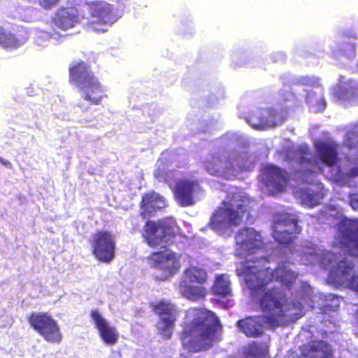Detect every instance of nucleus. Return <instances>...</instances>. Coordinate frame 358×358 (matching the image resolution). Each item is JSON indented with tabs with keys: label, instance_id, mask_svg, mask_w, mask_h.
Returning a JSON list of instances; mask_svg holds the SVG:
<instances>
[{
	"label": "nucleus",
	"instance_id": "1",
	"mask_svg": "<svg viewBox=\"0 0 358 358\" xmlns=\"http://www.w3.org/2000/svg\"><path fill=\"white\" fill-rule=\"evenodd\" d=\"M180 338L192 352L207 351L221 341L222 326L215 313L205 308L187 310Z\"/></svg>",
	"mask_w": 358,
	"mask_h": 358
},
{
	"label": "nucleus",
	"instance_id": "2",
	"mask_svg": "<svg viewBox=\"0 0 358 358\" xmlns=\"http://www.w3.org/2000/svg\"><path fill=\"white\" fill-rule=\"evenodd\" d=\"M286 302V296L280 289H269L264 292L259 300L264 314L241 319L237 325L247 336L260 337L264 334V327L273 331L285 323L286 313L283 308Z\"/></svg>",
	"mask_w": 358,
	"mask_h": 358
},
{
	"label": "nucleus",
	"instance_id": "3",
	"mask_svg": "<svg viewBox=\"0 0 358 358\" xmlns=\"http://www.w3.org/2000/svg\"><path fill=\"white\" fill-rule=\"evenodd\" d=\"M268 264V257L246 259L240 264L236 272L238 275L245 278L248 287L252 291L261 289L274 280L287 287L296 280L297 275L286 266H278L272 269Z\"/></svg>",
	"mask_w": 358,
	"mask_h": 358
},
{
	"label": "nucleus",
	"instance_id": "4",
	"mask_svg": "<svg viewBox=\"0 0 358 358\" xmlns=\"http://www.w3.org/2000/svg\"><path fill=\"white\" fill-rule=\"evenodd\" d=\"M69 81L79 90L81 98L92 105H100L107 98L105 90L90 65L84 61L69 66Z\"/></svg>",
	"mask_w": 358,
	"mask_h": 358
},
{
	"label": "nucleus",
	"instance_id": "5",
	"mask_svg": "<svg viewBox=\"0 0 358 358\" xmlns=\"http://www.w3.org/2000/svg\"><path fill=\"white\" fill-rule=\"evenodd\" d=\"M252 206L250 202L242 201L238 203L224 202L212 215L209 227L215 231H222L241 225L244 217L248 220Z\"/></svg>",
	"mask_w": 358,
	"mask_h": 358
},
{
	"label": "nucleus",
	"instance_id": "6",
	"mask_svg": "<svg viewBox=\"0 0 358 358\" xmlns=\"http://www.w3.org/2000/svg\"><path fill=\"white\" fill-rule=\"evenodd\" d=\"M30 327L46 342L59 344L63 335L57 322L48 313L33 312L27 317Z\"/></svg>",
	"mask_w": 358,
	"mask_h": 358
},
{
	"label": "nucleus",
	"instance_id": "7",
	"mask_svg": "<svg viewBox=\"0 0 358 358\" xmlns=\"http://www.w3.org/2000/svg\"><path fill=\"white\" fill-rule=\"evenodd\" d=\"M87 10L90 16L94 19L87 22L88 29L96 32H105L106 30L100 26L112 25L117 20L113 5L103 0H94L87 2Z\"/></svg>",
	"mask_w": 358,
	"mask_h": 358
},
{
	"label": "nucleus",
	"instance_id": "8",
	"mask_svg": "<svg viewBox=\"0 0 358 358\" xmlns=\"http://www.w3.org/2000/svg\"><path fill=\"white\" fill-rule=\"evenodd\" d=\"M90 244L92 254L97 261L110 264L115 259L116 242L110 231H97L93 234Z\"/></svg>",
	"mask_w": 358,
	"mask_h": 358
},
{
	"label": "nucleus",
	"instance_id": "9",
	"mask_svg": "<svg viewBox=\"0 0 358 358\" xmlns=\"http://www.w3.org/2000/svg\"><path fill=\"white\" fill-rule=\"evenodd\" d=\"M265 248L261 234L251 227L239 230L236 237V256L247 257Z\"/></svg>",
	"mask_w": 358,
	"mask_h": 358
},
{
	"label": "nucleus",
	"instance_id": "10",
	"mask_svg": "<svg viewBox=\"0 0 358 358\" xmlns=\"http://www.w3.org/2000/svg\"><path fill=\"white\" fill-rule=\"evenodd\" d=\"M301 231L296 216L289 213L280 215L273 226V238L281 245L292 243Z\"/></svg>",
	"mask_w": 358,
	"mask_h": 358
},
{
	"label": "nucleus",
	"instance_id": "11",
	"mask_svg": "<svg viewBox=\"0 0 358 358\" xmlns=\"http://www.w3.org/2000/svg\"><path fill=\"white\" fill-rule=\"evenodd\" d=\"M245 160V157L240 154L229 155L225 158L213 155L205 162L204 166L210 175L220 176L234 171L236 167L241 169Z\"/></svg>",
	"mask_w": 358,
	"mask_h": 358
},
{
	"label": "nucleus",
	"instance_id": "12",
	"mask_svg": "<svg viewBox=\"0 0 358 358\" xmlns=\"http://www.w3.org/2000/svg\"><path fill=\"white\" fill-rule=\"evenodd\" d=\"M178 315L173 304L164 301L158 302V334L163 339L171 337Z\"/></svg>",
	"mask_w": 358,
	"mask_h": 358
},
{
	"label": "nucleus",
	"instance_id": "13",
	"mask_svg": "<svg viewBox=\"0 0 358 358\" xmlns=\"http://www.w3.org/2000/svg\"><path fill=\"white\" fill-rule=\"evenodd\" d=\"M338 243L345 253L358 256V220H350L340 227Z\"/></svg>",
	"mask_w": 358,
	"mask_h": 358
},
{
	"label": "nucleus",
	"instance_id": "14",
	"mask_svg": "<svg viewBox=\"0 0 358 358\" xmlns=\"http://www.w3.org/2000/svg\"><path fill=\"white\" fill-rule=\"evenodd\" d=\"M262 180L273 194L282 192L288 181L286 172L275 165H267L264 167Z\"/></svg>",
	"mask_w": 358,
	"mask_h": 358
},
{
	"label": "nucleus",
	"instance_id": "15",
	"mask_svg": "<svg viewBox=\"0 0 358 358\" xmlns=\"http://www.w3.org/2000/svg\"><path fill=\"white\" fill-rule=\"evenodd\" d=\"M180 267L176 254L169 249L158 251V280H165L176 274Z\"/></svg>",
	"mask_w": 358,
	"mask_h": 358
},
{
	"label": "nucleus",
	"instance_id": "16",
	"mask_svg": "<svg viewBox=\"0 0 358 358\" xmlns=\"http://www.w3.org/2000/svg\"><path fill=\"white\" fill-rule=\"evenodd\" d=\"M331 277L341 283H348L349 287L358 294V275L354 274V264L345 259L338 262L330 271Z\"/></svg>",
	"mask_w": 358,
	"mask_h": 358
},
{
	"label": "nucleus",
	"instance_id": "17",
	"mask_svg": "<svg viewBox=\"0 0 358 358\" xmlns=\"http://www.w3.org/2000/svg\"><path fill=\"white\" fill-rule=\"evenodd\" d=\"M90 317L102 341L108 345H113L117 343L119 338L117 329L110 325L96 309L91 310Z\"/></svg>",
	"mask_w": 358,
	"mask_h": 358
},
{
	"label": "nucleus",
	"instance_id": "18",
	"mask_svg": "<svg viewBox=\"0 0 358 358\" xmlns=\"http://www.w3.org/2000/svg\"><path fill=\"white\" fill-rule=\"evenodd\" d=\"M198 182L188 179L178 180L173 189L176 200L179 206L187 207L194 203V194Z\"/></svg>",
	"mask_w": 358,
	"mask_h": 358
},
{
	"label": "nucleus",
	"instance_id": "19",
	"mask_svg": "<svg viewBox=\"0 0 358 358\" xmlns=\"http://www.w3.org/2000/svg\"><path fill=\"white\" fill-rule=\"evenodd\" d=\"M52 22L61 30L72 29L79 22L78 10L74 7H60L52 17Z\"/></svg>",
	"mask_w": 358,
	"mask_h": 358
},
{
	"label": "nucleus",
	"instance_id": "20",
	"mask_svg": "<svg viewBox=\"0 0 358 358\" xmlns=\"http://www.w3.org/2000/svg\"><path fill=\"white\" fill-rule=\"evenodd\" d=\"M301 355L309 358H332L330 345L323 340H312L300 346Z\"/></svg>",
	"mask_w": 358,
	"mask_h": 358
},
{
	"label": "nucleus",
	"instance_id": "21",
	"mask_svg": "<svg viewBox=\"0 0 358 358\" xmlns=\"http://www.w3.org/2000/svg\"><path fill=\"white\" fill-rule=\"evenodd\" d=\"M320 160L328 167H334L339 162L338 145L334 142L317 141L315 144Z\"/></svg>",
	"mask_w": 358,
	"mask_h": 358
},
{
	"label": "nucleus",
	"instance_id": "22",
	"mask_svg": "<svg viewBox=\"0 0 358 358\" xmlns=\"http://www.w3.org/2000/svg\"><path fill=\"white\" fill-rule=\"evenodd\" d=\"M178 229L176 220L172 217L158 220V245L166 248L172 245Z\"/></svg>",
	"mask_w": 358,
	"mask_h": 358
},
{
	"label": "nucleus",
	"instance_id": "23",
	"mask_svg": "<svg viewBox=\"0 0 358 358\" xmlns=\"http://www.w3.org/2000/svg\"><path fill=\"white\" fill-rule=\"evenodd\" d=\"M28 40V34L26 30L16 34L5 31L3 40L0 45L5 49H17Z\"/></svg>",
	"mask_w": 358,
	"mask_h": 358
},
{
	"label": "nucleus",
	"instance_id": "24",
	"mask_svg": "<svg viewBox=\"0 0 358 358\" xmlns=\"http://www.w3.org/2000/svg\"><path fill=\"white\" fill-rule=\"evenodd\" d=\"M179 286L182 294L193 301L203 299L207 294L206 289L204 287L187 285L185 280L181 281Z\"/></svg>",
	"mask_w": 358,
	"mask_h": 358
},
{
	"label": "nucleus",
	"instance_id": "25",
	"mask_svg": "<svg viewBox=\"0 0 358 358\" xmlns=\"http://www.w3.org/2000/svg\"><path fill=\"white\" fill-rule=\"evenodd\" d=\"M184 278L187 282L203 285L207 282L208 275L204 268L191 265L185 270Z\"/></svg>",
	"mask_w": 358,
	"mask_h": 358
},
{
	"label": "nucleus",
	"instance_id": "26",
	"mask_svg": "<svg viewBox=\"0 0 358 358\" xmlns=\"http://www.w3.org/2000/svg\"><path fill=\"white\" fill-rule=\"evenodd\" d=\"M143 218H149L155 215L157 208V196L154 193H147L143 196L140 203Z\"/></svg>",
	"mask_w": 358,
	"mask_h": 358
},
{
	"label": "nucleus",
	"instance_id": "27",
	"mask_svg": "<svg viewBox=\"0 0 358 358\" xmlns=\"http://www.w3.org/2000/svg\"><path fill=\"white\" fill-rule=\"evenodd\" d=\"M211 289L214 295L220 296L230 295L231 292L230 281L224 274L216 276Z\"/></svg>",
	"mask_w": 358,
	"mask_h": 358
},
{
	"label": "nucleus",
	"instance_id": "28",
	"mask_svg": "<svg viewBox=\"0 0 358 358\" xmlns=\"http://www.w3.org/2000/svg\"><path fill=\"white\" fill-rule=\"evenodd\" d=\"M143 242L149 247L155 248L157 246V223L147 221L141 231Z\"/></svg>",
	"mask_w": 358,
	"mask_h": 358
},
{
	"label": "nucleus",
	"instance_id": "29",
	"mask_svg": "<svg viewBox=\"0 0 358 358\" xmlns=\"http://www.w3.org/2000/svg\"><path fill=\"white\" fill-rule=\"evenodd\" d=\"M264 115L265 129L280 125L285 120V117L272 108H264Z\"/></svg>",
	"mask_w": 358,
	"mask_h": 358
},
{
	"label": "nucleus",
	"instance_id": "30",
	"mask_svg": "<svg viewBox=\"0 0 358 358\" xmlns=\"http://www.w3.org/2000/svg\"><path fill=\"white\" fill-rule=\"evenodd\" d=\"M245 119L253 128L265 129L264 108L250 113Z\"/></svg>",
	"mask_w": 358,
	"mask_h": 358
},
{
	"label": "nucleus",
	"instance_id": "31",
	"mask_svg": "<svg viewBox=\"0 0 358 358\" xmlns=\"http://www.w3.org/2000/svg\"><path fill=\"white\" fill-rule=\"evenodd\" d=\"M268 353V347L262 343L252 342L248 346L246 355L250 357L262 358Z\"/></svg>",
	"mask_w": 358,
	"mask_h": 358
},
{
	"label": "nucleus",
	"instance_id": "32",
	"mask_svg": "<svg viewBox=\"0 0 358 358\" xmlns=\"http://www.w3.org/2000/svg\"><path fill=\"white\" fill-rule=\"evenodd\" d=\"M345 144L350 148H354L358 146V124L348 131V136L345 140Z\"/></svg>",
	"mask_w": 358,
	"mask_h": 358
},
{
	"label": "nucleus",
	"instance_id": "33",
	"mask_svg": "<svg viewBox=\"0 0 358 358\" xmlns=\"http://www.w3.org/2000/svg\"><path fill=\"white\" fill-rule=\"evenodd\" d=\"M289 309L295 310L294 315L297 317H301L303 315V306L300 300L295 299L292 301Z\"/></svg>",
	"mask_w": 358,
	"mask_h": 358
},
{
	"label": "nucleus",
	"instance_id": "34",
	"mask_svg": "<svg viewBox=\"0 0 358 358\" xmlns=\"http://www.w3.org/2000/svg\"><path fill=\"white\" fill-rule=\"evenodd\" d=\"M299 151L301 155L299 159V162L300 164L306 163L310 164L312 162L311 159L306 157V155H310V150H308V147L301 148L299 150Z\"/></svg>",
	"mask_w": 358,
	"mask_h": 358
},
{
	"label": "nucleus",
	"instance_id": "35",
	"mask_svg": "<svg viewBox=\"0 0 358 358\" xmlns=\"http://www.w3.org/2000/svg\"><path fill=\"white\" fill-rule=\"evenodd\" d=\"M146 265L148 268L157 267V252H152L150 256L145 259Z\"/></svg>",
	"mask_w": 358,
	"mask_h": 358
},
{
	"label": "nucleus",
	"instance_id": "36",
	"mask_svg": "<svg viewBox=\"0 0 358 358\" xmlns=\"http://www.w3.org/2000/svg\"><path fill=\"white\" fill-rule=\"evenodd\" d=\"M59 1L60 0H38V3L43 8L50 9L57 4Z\"/></svg>",
	"mask_w": 358,
	"mask_h": 358
},
{
	"label": "nucleus",
	"instance_id": "37",
	"mask_svg": "<svg viewBox=\"0 0 358 358\" xmlns=\"http://www.w3.org/2000/svg\"><path fill=\"white\" fill-rule=\"evenodd\" d=\"M57 34V32H48L45 31H40L37 37V42L40 43V41L43 38H52L55 37V35Z\"/></svg>",
	"mask_w": 358,
	"mask_h": 358
},
{
	"label": "nucleus",
	"instance_id": "38",
	"mask_svg": "<svg viewBox=\"0 0 358 358\" xmlns=\"http://www.w3.org/2000/svg\"><path fill=\"white\" fill-rule=\"evenodd\" d=\"M346 176L348 178H354L358 176V166L352 168L347 173Z\"/></svg>",
	"mask_w": 358,
	"mask_h": 358
},
{
	"label": "nucleus",
	"instance_id": "39",
	"mask_svg": "<svg viewBox=\"0 0 358 358\" xmlns=\"http://www.w3.org/2000/svg\"><path fill=\"white\" fill-rule=\"evenodd\" d=\"M167 205V201L162 196L158 195V209L163 208Z\"/></svg>",
	"mask_w": 358,
	"mask_h": 358
},
{
	"label": "nucleus",
	"instance_id": "40",
	"mask_svg": "<svg viewBox=\"0 0 358 358\" xmlns=\"http://www.w3.org/2000/svg\"><path fill=\"white\" fill-rule=\"evenodd\" d=\"M77 106L80 108V112L83 113L87 112L89 109V107L85 106L83 103H78Z\"/></svg>",
	"mask_w": 358,
	"mask_h": 358
},
{
	"label": "nucleus",
	"instance_id": "41",
	"mask_svg": "<svg viewBox=\"0 0 358 358\" xmlns=\"http://www.w3.org/2000/svg\"><path fill=\"white\" fill-rule=\"evenodd\" d=\"M0 162L4 165L6 167L11 168L12 164L8 160L4 159L0 157Z\"/></svg>",
	"mask_w": 358,
	"mask_h": 358
}]
</instances>
